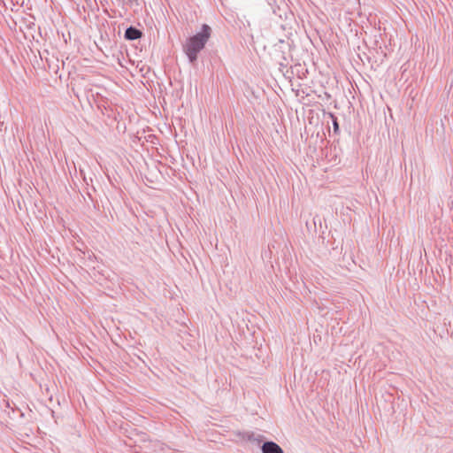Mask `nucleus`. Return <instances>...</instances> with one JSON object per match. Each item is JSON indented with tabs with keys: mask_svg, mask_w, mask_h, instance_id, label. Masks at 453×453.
I'll list each match as a JSON object with an SVG mask.
<instances>
[{
	"mask_svg": "<svg viewBox=\"0 0 453 453\" xmlns=\"http://www.w3.org/2000/svg\"><path fill=\"white\" fill-rule=\"evenodd\" d=\"M211 35V27L207 24H203L199 32L187 40L183 50L190 63L193 64L197 60L198 53L205 47Z\"/></svg>",
	"mask_w": 453,
	"mask_h": 453,
	"instance_id": "obj_1",
	"label": "nucleus"
},
{
	"mask_svg": "<svg viewBox=\"0 0 453 453\" xmlns=\"http://www.w3.org/2000/svg\"><path fill=\"white\" fill-rule=\"evenodd\" d=\"M262 453H284L283 449L274 441H265L261 446Z\"/></svg>",
	"mask_w": 453,
	"mask_h": 453,
	"instance_id": "obj_2",
	"label": "nucleus"
},
{
	"mask_svg": "<svg viewBox=\"0 0 453 453\" xmlns=\"http://www.w3.org/2000/svg\"><path fill=\"white\" fill-rule=\"evenodd\" d=\"M142 36V32L140 29L136 28L133 26H130L129 27H127L124 34L125 39L128 40V41L137 40V39H140Z\"/></svg>",
	"mask_w": 453,
	"mask_h": 453,
	"instance_id": "obj_3",
	"label": "nucleus"
},
{
	"mask_svg": "<svg viewBox=\"0 0 453 453\" xmlns=\"http://www.w3.org/2000/svg\"><path fill=\"white\" fill-rule=\"evenodd\" d=\"M330 117H331L332 122H333L334 132L335 134H338L339 130H340V127H339L337 118L333 113H330Z\"/></svg>",
	"mask_w": 453,
	"mask_h": 453,
	"instance_id": "obj_4",
	"label": "nucleus"
}]
</instances>
